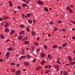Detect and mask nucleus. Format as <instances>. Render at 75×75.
Returning a JSON list of instances; mask_svg holds the SVG:
<instances>
[{"mask_svg":"<svg viewBox=\"0 0 75 75\" xmlns=\"http://www.w3.org/2000/svg\"><path fill=\"white\" fill-rule=\"evenodd\" d=\"M67 10H68V11H69L70 13H72L73 12L72 9L71 8H70V7L67 6Z\"/></svg>","mask_w":75,"mask_h":75,"instance_id":"1","label":"nucleus"},{"mask_svg":"<svg viewBox=\"0 0 75 75\" xmlns=\"http://www.w3.org/2000/svg\"><path fill=\"white\" fill-rule=\"evenodd\" d=\"M23 64L25 67H28L29 66V63L27 62H24Z\"/></svg>","mask_w":75,"mask_h":75,"instance_id":"2","label":"nucleus"},{"mask_svg":"<svg viewBox=\"0 0 75 75\" xmlns=\"http://www.w3.org/2000/svg\"><path fill=\"white\" fill-rule=\"evenodd\" d=\"M16 75H20V73H21V71L20 70H18L16 72Z\"/></svg>","mask_w":75,"mask_h":75,"instance_id":"3","label":"nucleus"},{"mask_svg":"<svg viewBox=\"0 0 75 75\" xmlns=\"http://www.w3.org/2000/svg\"><path fill=\"white\" fill-rule=\"evenodd\" d=\"M9 25V23L8 22H6L5 24V28H7L8 27V25Z\"/></svg>","mask_w":75,"mask_h":75,"instance_id":"4","label":"nucleus"},{"mask_svg":"<svg viewBox=\"0 0 75 75\" xmlns=\"http://www.w3.org/2000/svg\"><path fill=\"white\" fill-rule=\"evenodd\" d=\"M38 3L40 5H42L44 4V3L42 1H40V0L38 1Z\"/></svg>","mask_w":75,"mask_h":75,"instance_id":"5","label":"nucleus"},{"mask_svg":"<svg viewBox=\"0 0 75 75\" xmlns=\"http://www.w3.org/2000/svg\"><path fill=\"white\" fill-rule=\"evenodd\" d=\"M67 58H68V60L69 61H72V59L70 56H68Z\"/></svg>","mask_w":75,"mask_h":75,"instance_id":"6","label":"nucleus"},{"mask_svg":"<svg viewBox=\"0 0 75 75\" xmlns=\"http://www.w3.org/2000/svg\"><path fill=\"white\" fill-rule=\"evenodd\" d=\"M18 38L19 40H21L23 38V36L20 35L18 37Z\"/></svg>","mask_w":75,"mask_h":75,"instance_id":"7","label":"nucleus"},{"mask_svg":"<svg viewBox=\"0 0 75 75\" xmlns=\"http://www.w3.org/2000/svg\"><path fill=\"white\" fill-rule=\"evenodd\" d=\"M53 67L56 69H58V68H59V67L58 65H54V66Z\"/></svg>","mask_w":75,"mask_h":75,"instance_id":"8","label":"nucleus"},{"mask_svg":"<svg viewBox=\"0 0 75 75\" xmlns=\"http://www.w3.org/2000/svg\"><path fill=\"white\" fill-rule=\"evenodd\" d=\"M8 50L9 51H13V48L12 47H10L8 49Z\"/></svg>","mask_w":75,"mask_h":75,"instance_id":"9","label":"nucleus"},{"mask_svg":"<svg viewBox=\"0 0 75 75\" xmlns=\"http://www.w3.org/2000/svg\"><path fill=\"white\" fill-rule=\"evenodd\" d=\"M5 30H4V31L5 32H6V33H8L9 32V29H8V28H5Z\"/></svg>","mask_w":75,"mask_h":75,"instance_id":"10","label":"nucleus"},{"mask_svg":"<svg viewBox=\"0 0 75 75\" xmlns=\"http://www.w3.org/2000/svg\"><path fill=\"white\" fill-rule=\"evenodd\" d=\"M10 52H7L6 54V57H10Z\"/></svg>","mask_w":75,"mask_h":75,"instance_id":"11","label":"nucleus"},{"mask_svg":"<svg viewBox=\"0 0 75 75\" xmlns=\"http://www.w3.org/2000/svg\"><path fill=\"white\" fill-rule=\"evenodd\" d=\"M67 46V43H64L62 45V47H66V46Z\"/></svg>","mask_w":75,"mask_h":75,"instance_id":"12","label":"nucleus"},{"mask_svg":"<svg viewBox=\"0 0 75 75\" xmlns=\"http://www.w3.org/2000/svg\"><path fill=\"white\" fill-rule=\"evenodd\" d=\"M25 33V32H24V31H22L19 33V34L20 35H22V34H24V33Z\"/></svg>","mask_w":75,"mask_h":75,"instance_id":"13","label":"nucleus"},{"mask_svg":"<svg viewBox=\"0 0 75 75\" xmlns=\"http://www.w3.org/2000/svg\"><path fill=\"white\" fill-rule=\"evenodd\" d=\"M29 42L28 41H25V42L24 44L25 45H28V44H29Z\"/></svg>","mask_w":75,"mask_h":75,"instance_id":"14","label":"nucleus"},{"mask_svg":"<svg viewBox=\"0 0 75 75\" xmlns=\"http://www.w3.org/2000/svg\"><path fill=\"white\" fill-rule=\"evenodd\" d=\"M20 27L21 28H24L25 27V26L24 25H20Z\"/></svg>","mask_w":75,"mask_h":75,"instance_id":"15","label":"nucleus"},{"mask_svg":"<svg viewBox=\"0 0 75 75\" xmlns=\"http://www.w3.org/2000/svg\"><path fill=\"white\" fill-rule=\"evenodd\" d=\"M48 57L49 59H52V56H51V55H48Z\"/></svg>","mask_w":75,"mask_h":75,"instance_id":"16","label":"nucleus"},{"mask_svg":"<svg viewBox=\"0 0 75 75\" xmlns=\"http://www.w3.org/2000/svg\"><path fill=\"white\" fill-rule=\"evenodd\" d=\"M63 74L64 75H68V73L65 71H64L63 72Z\"/></svg>","mask_w":75,"mask_h":75,"instance_id":"17","label":"nucleus"},{"mask_svg":"<svg viewBox=\"0 0 75 75\" xmlns=\"http://www.w3.org/2000/svg\"><path fill=\"white\" fill-rule=\"evenodd\" d=\"M58 47V46L57 45H55L53 46V49H55V48H57Z\"/></svg>","mask_w":75,"mask_h":75,"instance_id":"18","label":"nucleus"},{"mask_svg":"<svg viewBox=\"0 0 75 75\" xmlns=\"http://www.w3.org/2000/svg\"><path fill=\"white\" fill-rule=\"evenodd\" d=\"M44 9L45 11H47V12H48V8L45 7L44 8Z\"/></svg>","mask_w":75,"mask_h":75,"instance_id":"19","label":"nucleus"},{"mask_svg":"<svg viewBox=\"0 0 75 75\" xmlns=\"http://www.w3.org/2000/svg\"><path fill=\"white\" fill-rule=\"evenodd\" d=\"M45 61H42L41 62V65H43V64H45Z\"/></svg>","mask_w":75,"mask_h":75,"instance_id":"20","label":"nucleus"},{"mask_svg":"<svg viewBox=\"0 0 75 75\" xmlns=\"http://www.w3.org/2000/svg\"><path fill=\"white\" fill-rule=\"evenodd\" d=\"M28 22L29 24H31V23H33V21H32V20H28Z\"/></svg>","mask_w":75,"mask_h":75,"instance_id":"21","label":"nucleus"},{"mask_svg":"<svg viewBox=\"0 0 75 75\" xmlns=\"http://www.w3.org/2000/svg\"><path fill=\"white\" fill-rule=\"evenodd\" d=\"M26 15L28 16V17H30V16H31V14L29 13H28Z\"/></svg>","mask_w":75,"mask_h":75,"instance_id":"22","label":"nucleus"},{"mask_svg":"<svg viewBox=\"0 0 75 75\" xmlns=\"http://www.w3.org/2000/svg\"><path fill=\"white\" fill-rule=\"evenodd\" d=\"M22 6L23 7H25V6H27V5L26 4H22Z\"/></svg>","mask_w":75,"mask_h":75,"instance_id":"23","label":"nucleus"},{"mask_svg":"<svg viewBox=\"0 0 75 75\" xmlns=\"http://www.w3.org/2000/svg\"><path fill=\"white\" fill-rule=\"evenodd\" d=\"M62 48V47L61 46H59L58 47V50H61Z\"/></svg>","mask_w":75,"mask_h":75,"instance_id":"24","label":"nucleus"},{"mask_svg":"<svg viewBox=\"0 0 75 75\" xmlns=\"http://www.w3.org/2000/svg\"><path fill=\"white\" fill-rule=\"evenodd\" d=\"M9 6L11 7H12V6L13 5V4H12V3H11V1H9Z\"/></svg>","mask_w":75,"mask_h":75,"instance_id":"25","label":"nucleus"},{"mask_svg":"<svg viewBox=\"0 0 75 75\" xmlns=\"http://www.w3.org/2000/svg\"><path fill=\"white\" fill-rule=\"evenodd\" d=\"M70 63L71 64V65H73L75 64V62H73L72 63L71 62H70Z\"/></svg>","mask_w":75,"mask_h":75,"instance_id":"26","label":"nucleus"},{"mask_svg":"<svg viewBox=\"0 0 75 75\" xmlns=\"http://www.w3.org/2000/svg\"><path fill=\"white\" fill-rule=\"evenodd\" d=\"M28 40V37H25L23 38V40Z\"/></svg>","mask_w":75,"mask_h":75,"instance_id":"27","label":"nucleus"},{"mask_svg":"<svg viewBox=\"0 0 75 75\" xmlns=\"http://www.w3.org/2000/svg\"><path fill=\"white\" fill-rule=\"evenodd\" d=\"M45 56L44 54V53H42V54L41 57H42V58H44V57H45Z\"/></svg>","mask_w":75,"mask_h":75,"instance_id":"28","label":"nucleus"},{"mask_svg":"<svg viewBox=\"0 0 75 75\" xmlns=\"http://www.w3.org/2000/svg\"><path fill=\"white\" fill-rule=\"evenodd\" d=\"M44 48L45 49H47L48 48V46L47 45H45L44 46Z\"/></svg>","mask_w":75,"mask_h":75,"instance_id":"29","label":"nucleus"},{"mask_svg":"<svg viewBox=\"0 0 75 75\" xmlns=\"http://www.w3.org/2000/svg\"><path fill=\"white\" fill-rule=\"evenodd\" d=\"M14 31H15L14 30H13L11 31V33H10V34H14Z\"/></svg>","mask_w":75,"mask_h":75,"instance_id":"30","label":"nucleus"},{"mask_svg":"<svg viewBox=\"0 0 75 75\" xmlns=\"http://www.w3.org/2000/svg\"><path fill=\"white\" fill-rule=\"evenodd\" d=\"M16 72V69H13L11 71L12 73H14V72Z\"/></svg>","mask_w":75,"mask_h":75,"instance_id":"31","label":"nucleus"},{"mask_svg":"<svg viewBox=\"0 0 75 75\" xmlns=\"http://www.w3.org/2000/svg\"><path fill=\"white\" fill-rule=\"evenodd\" d=\"M32 34L33 35H35V32L34 31H33L31 32Z\"/></svg>","mask_w":75,"mask_h":75,"instance_id":"32","label":"nucleus"},{"mask_svg":"<svg viewBox=\"0 0 75 75\" xmlns=\"http://www.w3.org/2000/svg\"><path fill=\"white\" fill-rule=\"evenodd\" d=\"M22 58H27V57L25 56H22Z\"/></svg>","mask_w":75,"mask_h":75,"instance_id":"33","label":"nucleus"},{"mask_svg":"<svg viewBox=\"0 0 75 75\" xmlns=\"http://www.w3.org/2000/svg\"><path fill=\"white\" fill-rule=\"evenodd\" d=\"M41 67L39 66V67H38V70L39 71V70H40V69H41Z\"/></svg>","mask_w":75,"mask_h":75,"instance_id":"34","label":"nucleus"},{"mask_svg":"<svg viewBox=\"0 0 75 75\" xmlns=\"http://www.w3.org/2000/svg\"><path fill=\"white\" fill-rule=\"evenodd\" d=\"M22 16L23 18H25V15L24 14H22Z\"/></svg>","mask_w":75,"mask_h":75,"instance_id":"35","label":"nucleus"},{"mask_svg":"<svg viewBox=\"0 0 75 75\" xmlns=\"http://www.w3.org/2000/svg\"><path fill=\"white\" fill-rule=\"evenodd\" d=\"M22 53L23 54H25V51L24 50V49L22 50Z\"/></svg>","mask_w":75,"mask_h":75,"instance_id":"36","label":"nucleus"},{"mask_svg":"<svg viewBox=\"0 0 75 75\" xmlns=\"http://www.w3.org/2000/svg\"><path fill=\"white\" fill-rule=\"evenodd\" d=\"M50 24H52V25H53V24H54V23L53 22V21H51L50 23Z\"/></svg>","mask_w":75,"mask_h":75,"instance_id":"37","label":"nucleus"},{"mask_svg":"<svg viewBox=\"0 0 75 75\" xmlns=\"http://www.w3.org/2000/svg\"><path fill=\"white\" fill-rule=\"evenodd\" d=\"M9 17H8L6 16V17L4 18V20H7L8 18Z\"/></svg>","mask_w":75,"mask_h":75,"instance_id":"38","label":"nucleus"},{"mask_svg":"<svg viewBox=\"0 0 75 75\" xmlns=\"http://www.w3.org/2000/svg\"><path fill=\"white\" fill-rule=\"evenodd\" d=\"M34 45H38V43H37V42H35L34 43Z\"/></svg>","mask_w":75,"mask_h":75,"instance_id":"39","label":"nucleus"},{"mask_svg":"<svg viewBox=\"0 0 75 75\" xmlns=\"http://www.w3.org/2000/svg\"><path fill=\"white\" fill-rule=\"evenodd\" d=\"M11 65L13 66V65H15L16 64L15 63H11Z\"/></svg>","mask_w":75,"mask_h":75,"instance_id":"40","label":"nucleus"},{"mask_svg":"<svg viewBox=\"0 0 75 75\" xmlns=\"http://www.w3.org/2000/svg\"><path fill=\"white\" fill-rule=\"evenodd\" d=\"M27 57L28 58H30V55H27Z\"/></svg>","mask_w":75,"mask_h":75,"instance_id":"41","label":"nucleus"},{"mask_svg":"<svg viewBox=\"0 0 75 75\" xmlns=\"http://www.w3.org/2000/svg\"><path fill=\"white\" fill-rule=\"evenodd\" d=\"M31 48H32V49L33 50H34V49H35V47H34V46H32Z\"/></svg>","mask_w":75,"mask_h":75,"instance_id":"42","label":"nucleus"},{"mask_svg":"<svg viewBox=\"0 0 75 75\" xmlns=\"http://www.w3.org/2000/svg\"><path fill=\"white\" fill-rule=\"evenodd\" d=\"M27 31H30V30H29V28L28 27L27 28Z\"/></svg>","mask_w":75,"mask_h":75,"instance_id":"43","label":"nucleus"},{"mask_svg":"<svg viewBox=\"0 0 75 75\" xmlns=\"http://www.w3.org/2000/svg\"><path fill=\"white\" fill-rule=\"evenodd\" d=\"M72 40H75V36L72 37Z\"/></svg>","mask_w":75,"mask_h":75,"instance_id":"44","label":"nucleus"},{"mask_svg":"<svg viewBox=\"0 0 75 75\" xmlns=\"http://www.w3.org/2000/svg\"><path fill=\"white\" fill-rule=\"evenodd\" d=\"M18 8H19V9H20V8H21V7H20V6H18Z\"/></svg>","mask_w":75,"mask_h":75,"instance_id":"45","label":"nucleus"},{"mask_svg":"<svg viewBox=\"0 0 75 75\" xmlns=\"http://www.w3.org/2000/svg\"><path fill=\"white\" fill-rule=\"evenodd\" d=\"M62 31H64V32H65L66 31V30L65 29H62Z\"/></svg>","mask_w":75,"mask_h":75,"instance_id":"46","label":"nucleus"},{"mask_svg":"<svg viewBox=\"0 0 75 75\" xmlns=\"http://www.w3.org/2000/svg\"><path fill=\"white\" fill-rule=\"evenodd\" d=\"M62 23V21H59L58 22V24H60V23Z\"/></svg>","mask_w":75,"mask_h":75,"instance_id":"47","label":"nucleus"},{"mask_svg":"<svg viewBox=\"0 0 75 75\" xmlns=\"http://www.w3.org/2000/svg\"><path fill=\"white\" fill-rule=\"evenodd\" d=\"M57 64H61V63H60V62H59L58 61H57Z\"/></svg>","mask_w":75,"mask_h":75,"instance_id":"48","label":"nucleus"},{"mask_svg":"<svg viewBox=\"0 0 75 75\" xmlns=\"http://www.w3.org/2000/svg\"><path fill=\"white\" fill-rule=\"evenodd\" d=\"M48 68H51V65L48 66Z\"/></svg>","mask_w":75,"mask_h":75,"instance_id":"49","label":"nucleus"},{"mask_svg":"<svg viewBox=\"0 0 75 75\" xmlns=\"http://www.w3.org/2000/svg\"><path fill=\"white\" fill-rule=\"evenodd\" d=\"M3 61V59H0V62H1Z\"/></svg>","mask_w":75,"mask_h":75,"instance_id":"50","label":"nucleus"},{"mask_svg":"<svg viewBox=\"0 0 75 75\" xmlns=\"http://www.w3.org/2000/svg\"><path fill=\"white\" fill-rule=\"evenodd\" d=\"M16 67H19L20 66V64H18L16 65Z\"/></svg>","mask_w":75,"mask_h":75,"instance_id":"51","label":"nucleus"},{"mask_svg":"<svg viewBox=\"0 0 75 75\" xmlns=\"http://www.w3.org/2000/svg\"><path fill=\"white\" fill-rule=\"evenodd\" d=\"M36 59H35L34 60H33V62H35V60Z\"/></svg>","mask_w":75,"mask_h":75,"instance_id":"52","label":"nucleus"},{"mask_svg":"<svg viewBox=\"0 0 75 75\" xmlns=\"http://www.w3.org/2000/svg\"><path fill=\"white\" fill-rule=\"evenodd\" d=\"M48 66H45V68H48Z\"/></svg>","mask_w":75,"mask_h":75,"instance_id":"53","label":"nucleus"},{"mask_svg":"<svg viewBox=\"0 0 75 75\" xmlns=\"http://www.w3.org/2000/svg\"><path fill=\"white\" fill-rule=\"evenodd\" d=\"M25 3L26 4L28 3V1H25Z\"/></svg>","mask_w":75,"mask_h":75,"instance_id":"54","label":"nucleus"},{"mask_svg":"<svg viewBox=\"0 0 75 75\" xmlns=\"http://www.w3.org/2000/svg\"><path fill=\"white\" fill-rule=\"evenodd\" d=\"M4 36H1V38H2V39H4Z\"/></svg>","mask_w":75,"mask_h":75,"instance_id":"55","label":"nucleus"},{"mask_svg":"<svg viewBox=\"0 0 75 75\" xmlns=\"http://www.w3.org/2000/svg\"><path fill=\"white\" fill-rule=\"evenodd\" d=\"M48 36L49 37H51V36H52V35H50V34H49L48 35Z\"/></svg>","mask_w":75,"mask_h":75,"instance_id":"56","label":"nucleus"},{"mask_svg":"<svg viewBox=\"0 0 75 75\" xmlns=\"http://www.w3.org/2000/svg\"><path fill=\"white\" fill-rule=\"evenodd\" d=\"M3 20V19L2 18H0V21H2V20Z\"/></svg>","mask_w":75,"mask_h":75,"instance_id":"57","label":"nucleus"},{"mask_svg":"<svg viewBox=\"0 0 75 75\" xmlns=\"http://www.w3.org/2000/svg\"><path fill=\"white\" fill-rule=\"evenodd\" d=\"M1 25H2V26H3V25L4 24H3V23H1Z\"/></svg>","mask_w":75,"mask_h":75,"instance_id":"58","label":"nucleus"},{"mask_svg":"<svg viewBox=\"0 0 75 75\" xmlns=\"http://www.w3.org/2000/svg\"><path fill=\"white\" fill-rule=\"evenodd\" d=\"M8 41H9V39H7L6 40V42H8Z\"/></svg>","mask_w":75,"mask_h":75,"instance_id":"59","label":"nucleus"},{"mask_svg":"<svg viewBox=\"0 0 75 75\" xmlns=\"http://www.w3.org/2000/svg\"><path fill=\"white\" fill-rule=\"evenodd\" d=\"M72 23L73 24H75V21H73Z\"/></svg>","mask_w":75,"mask_h":75,"instance_id":"60","label":"nucleus"},{"mask_svg":"<svg viewBox=\"0 0 75 75\" xmlns=\"http://www.w3.org/2000/svg\"><path fill=\"white\" fill-rule=\"evenodd\" d=\"M71 7H72V8H73V7H74V6H73V5H71Z\"/></svg>","mask_w":75,"mask_h":75,"instance_id":"61","label":"nucleus"},{"mask_svg":"<svg viewBox=\"0 0 75 75\" xmlns=\"http://www.w3.org/2000/svg\"><path fill=\"white\" fill-rule=\"evenodd\" d=\"M35 20H33V23L35 24Z\"/></svg>","mask_w":75,"mask_h":75,"instance_id":"62","label":"nucleus"},{"mask_svg":"<svg viewBox=\"0 0 75 75\" xmlns=\"http://www.w3.org/2000/svg\"><path fill=\"white\" fill-rule=\"evenodd\" d=\"M72 30L73 31H75V28H73V29H72Z\"/></svg>","mask_w":75,"mask_h":75,"instance_id":"63","label":"nucleus"},{"mask_svg":"<svg viewBox=\"0 0 75 75\" xmlns=\"http://www.w3.org/2000/svg\"><path fill=\"white\" fill-rule=\"evenodd\" d=\"M26 71V69H23V71Z\"/></svg>","mask_w":75,"mask_h":75,"instance_id":"64","label":"nucleus"}]
</instances>
